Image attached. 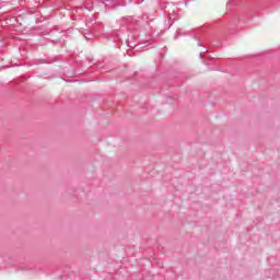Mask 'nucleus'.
<instances>
[{
  "label": "nucleus",
  "instance_id": "11",
  "mask_svg": "<svg viewBox=\"0 0 280 280\" xmlns=\"http://www.w3.org/2000/svg\"><path fill=\"white\" fill-rule=\"evenodd\" d=\"M145 0H139L138 3H143Z\"/></svg>",
  "mask_w": 280,
  "mask_h": 280
},
{
  "label": "nucleus",
  "instance_id": "2",
  "mask_svg": "<svg viewBox=\"0 0 280 280\" xmlns=\"http://www.w3.org/2000/svg\"><path fill=\"white\" fill-rule=\"evenodd\" d=\"M156 19V12L150 11L142 13V21H145V23H150V21H154Z\"/></svg>",
  "mask_w": 280,
  "mask_h": 280
},
{
  "label": "nucleus",
  "instance_id": "10",
  "mask_svg": "<svg viewBox=\"0 0 280 280\" xmlns=\"http://www.w3.org/2000/svg\"><path fill=\"white\" fill-rule=\"evenodd\" d=\"M233 3V0H229L228 1V8H230V5Z\"/></svg>",
  "mask_w": 280,
  "mask_h": 280
},
{
  "label": "nucleus",
  "instance_id": "3",
  "mask_svg": "<svg viewBox=\"0 0 280 280\" xmlns=\"http://www.w3.org/2000/svg\"><path fill=\"white\" fill-rule=\"evenodd\" d=\"M108 40H113V43H115V45H117V43H119V34L117 32H112L109 35H108Z\"/></svg>",
  "mask_w": 280,
  "mask_h": 280
},
{
  "label": "nucleus",
  "instance_id": "6",
  "mask_svg": "<svg viewBox=\"0 0 280 280\" xmlns=\"http://www.w3.org/2000/svg\"><path fill=\"white\" fill-rule=\"evenodd\" d=\"M103 3L105 4L106 8H108L110 10V8H115V5H117V3H115V1H108V0H104Z\"/></svg>",
  "mask_w": 280,
  "mask_h": 280
},
{
  "label": "nucleus",
  "instance_id": "7",
  "mask_svg": "<svg viewBox=\"0 0 280 280\" xmlns=\"http://www.w3.org/2000/svg\"><path fill=\"white\" fill-rule=\"evenodd\" d=\"M166 104L174 105V104H176V101L174 98H172V97H167L166 98Z\"/></svg>",
  "mask_w": 280,
  "mask_h": 280
},
{
  "label": "nucleus",
  "instance_id": "5",
  "mask_svg": "<svg viewBox=\"0 0 280 280\" xmlns=\"http://www.w3.org/2000/svg\"><path fill=\"white\" fill-rule=\"evenodd\" d=\"M85 40H93V38H95V34L94 33H91V32H86L83 34Z\"/></svg>",
  "mask_w": 280,
  "mask_h": 280
},
{
  "label": "nucleus",
  "instance_id": "8",
  "mask_svg": "<svg viewBox=\"0 0 280 280\" xmlns=\"http://www.w3.org/2000/svg\"><path fill=\"white\" fill-rule=\"evenodd\" d=\"M207 51H209V48L205 47L203 51L200 52L199 58H201V60H205L202 54H207Z\"/></svg>",
  "mask_w": 280,
  "mask_h": 280
},
{
  "label": "nucleus",
  "instance_id": "13",
  "mask_svg": "<svg viewBox=\"0 0 280 280\" xmlns=\"http://www.w3.org/2000/svg\"><path fill=\"white\" fill-rule=\"evenodd\" d=\"M0 60H3V58L1 57V55H0Z\"/></svg>",
  "mask_w": 280,
  "mask_h": 280
},
{
  "label": "nucleus",
  "instance_id": "14",
  "mask_svg": "<svg viewBox=\"0 0 280 280\" xmlns=\"http://www.w3.org/2000/svg\"><path fill=\"white\" fill-rule=\"evenodd\" d=\"M85 10H89V7H85Z\"/></svg>",
  "mask_w": 280,
  "mask_h": 280
},
{
  "label": "nucleus",
  "instance_id": "1",
  "mask_svg": "<svg viewBox=\"0 0 280 280\" xmlns=\"http://www.w3.org/2000/svg\"><path fill=\"white\" fill-rule=\"evenodd\" d=\"M161 10H163L164 14L168 15L170 21H178L180 19V9L178 5L172 2H161Z\"/></svg>",
  "mask_w": 280,
  "mask_h": 280
},
{
  "label": "nucleus",
  "instance_id": "16",
  "mask_svg": "<svg viewBox=\"0 0 280 280\" xmlns=\"http://www.w3.org/2000/svg\"><path fill=\"white\" fill-rule=\"evenodd\" d=\"M1 67H8V66H1Z\"/></svg>",
  "mask_w": 280,
  "mask_h": 280
},
{
  "label": "nucleus",
  "instance_id": "15",
  "mask_svg": "<svg viewBox=\"0 0 280 280\" xmlns=\"http://www.w3.org/2000/svg\"><path fill=\"white\" fill-rule=\"evenodd\" d=\"M93 31L95 32V27H93Z\"/></svg>",
  "mask_w": 280,
  "mask_h": 280
},
{
  "label": "nucleus",
  "instance_id": "4",
  "mask_svg": "<svg viewBox=\"0 0 280 280\" xmlns=\"http://www.w3.org/2000/svg\"><path fill=\"white\" fill-rule=\"evenodd\" d=\"M196 40H198L197 45L198 47H202V43H205V40H208V37L206 35H197L195 36Z\"/></svg>",
  "mask_w": 280,
  "mask_h": 280
},
{
  "label": "nucleus",
  "instance_id": "9",
  "mask_svg": "<svg viewBox=\"0 0 280 280\" xmlns=\"http://www.w3.org/2000/svg\"><path fill=\"white\" fill-rule=\"evenodd\" d=\"M178 36H180V30L176 31L175 39L178 38Z\"/></svg>",
  "mask_w": 280,
  "mask_h": 280
},
{
  "label": "nucleus",
  "instance_id": "12",
  "mask_svg": "<svg viewBox=\"0 0 280 280\" xmlns=\"http://www.w3.org/2000/svg\"><path fill=\"white\" fill-rule=\"evenodd\" d=\"M13 67H21V65H16V63H15V65H13Z\"/></svg>",
  "mask_w": 280,
  "mask_h": 280
}]
</instances>
